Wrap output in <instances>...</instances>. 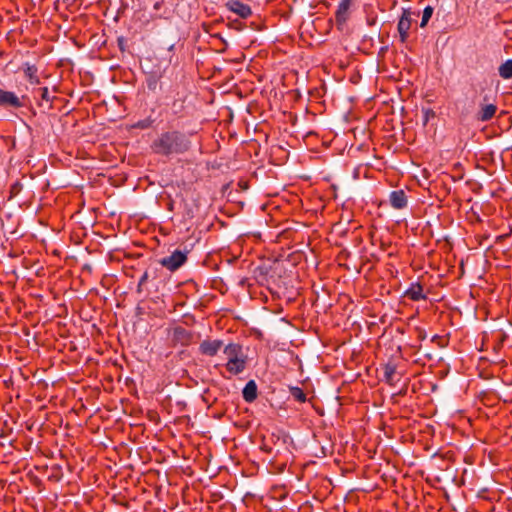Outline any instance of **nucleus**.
Returning <instances> with one entry per match:
<instances>
[{"mask_svg": "<svg viewBox=\"0 0 512 512\" xmlns=\"http://www.w3.org/2000/svg\"><path fill=\"white\" fill-rule=\"evenodd\" d=\"M148 278L149 274L147 271H145L139 280L140 286H143L147 282Z\"/></svg>", "mask_w": 512, "mask_h": 512, "instance_id": "obj_30", "label": "nucleus"}, {"mask_svg": "<svg viewBox=\"0 0 512 512\" xmlns=\"http://www.w3.org/2000/svg\"><path fill=\"white\" fill-rule=\"evenodd\" d=\"M432 14H433V8L431 6H427L424 8L420 27H425L427 25L428 21L432 17Z\"/></svg>", "mask_w": 512, "mask_h": 512, "instance_id": "obj_25", "label": "nucleus"}, {"mask_svg": "<svg viewBox=\"0 0 512 512\" xmlns=\"http://www.w3.org/2000/svg\"><path fill=\"white\" fill-rule=\"evenodd\" d=\"M412 24L411 12L409 9H403L402 15L398 21L397 30L402 43H405L409 37V30Z\"/></svg>", "mask_w": 512, "mask_h": 512, "instance_id": "obj_8", "label": "nucleus"}, {"mask_svg": "<svg viewBox=\"0 0 512 512\" xmlns=\"http://www.w3.org/2000/svg\"><path fill=\"white\" fill-rule=\"evenodd\" d=\"M225 368L231 375L242 373L246 368V357L242 356L237 359H229L225 364Z\"/></svg>", "mask_w": 512, "mask_h": 512, "instance_id": "obj_13", "label": "nucleus"}, {"mask_svg": "<svg viewBox=\"0 0 512 512\" xmlns=\"http://www.w3.org/2000/svg\"><path fill=\"white\" fill-rule=\"evenodd\" d=\"M356 3V0H341L338 4L337 10L335 12V22L337 28L341 30L346 22L350 18V9Z\"/></svg>", "mask_w": 512, "mask_h": 512, "instance_id": "obj_6", "label": "nucleus"}, {"mask_svg": "<svg viewBox=\"0 0 512 512\" xmlns=\"http://www.w3.org/2000/svg\"><path fill=\"white\" fill-rule=\"evenodd\" d=\"M442 340H443V337L439 336V335H434L431 339L432 342H437L439 346H444V344H442Z\"/></svg>", "mask_w": 512, "mask_h": 512, "instance_id": "obj_31", "label": "nucleus"}, {"mask_svg": "<svg viewBox=\"0 0 512 512\" xmlns=\"http://www.w3.org/2000/svg\"><path fill=\"white\" fill-rule=\"evenodd\" d=\"M498 72L503 79L512 78V59H508L502 63L498 68Z\"/></svg>", "mask_w": 512, "mask_h": 512, "instance_id": "obj_20", "label": "nucleus"}, {"mask_svg": "<svg viewBox=\"0 0 512 512\" xmlns=\"http://www.w3.org/2000/svg\"><path fill=\"white\" fill-rule=\"evenodd\" d=\"M497 109V105L494 102H490L489 96L485 95L479 105L476 119L481 122L490 121L495 116Z\"/></svg>", "mask_w": 512, "mask_h": 512, "instance_id": "obj_7", "label": "nucleus"}, {"mask_svg": "<svg viewBox=\"0 0 512 512\" xmlns=\"http://www.w3.org/2000/svg\"><path fill=\"white\" fill-rule=\"evenodd\" d=\"M405 297L412 301L426 300L427 296L423 292V286L419 282L412 283L405 291Z\"/></svg>", "mask_w": 512, "mask_h": 512, "instance_id": "obj_14", "label": "nucleus"}, {"mask_svg": "<svg viewBox=\"0 0 512 512\" xmlns=\"http://www.w3.org/2000/svg\"><path fill=\"white\" fill-rule=\"evenodd\" d=\"M290 393L292 397L300 403H304L307 399L306 394L300 387L290 388Z\"/></svg>", "mask_w": 512, "mask_h": 512, "instance_id": "obj_22", "label": "nucleus"}, {"mask_svg": "<svg viewBox=\"0 0 512 512\" xmlns=\"http://www.w3.org/2000/svg\"><path fill=\"white\" fill-rule=\"evenodd\" d=\"M176 198L179 199L177 213L183 221L192 220L198 215L200 209L199 193L195 189L185 188L176 195Z\"/></svg>", "mask_w": 512, "mask_h": 512, "instance_id": "obj_2", "label": "nucleus"}, {"mask_svg": "<svg viewBox=\"0 0 512 512\" xmlns=\"http://www.w3.org/2000/svg\"><path fill=\"white\" fill-rule=\"evenodd\" d=\"M223 352L227 357V361H229V359H237L244 356L242 346L236 343H229L226 345Z\"/></svg>", "mask_w": 512, "mask_h": 512, "instance_id": "obj_19", "label": "nucleus"}, {"mask_svg": "<svg viewBox=\"0 0 512 512\" xmlns=\"http://www.w3.org/2000/svg\"><path fill=\"white\" fill-rule=\"evenodd\" d=\"M30 103L27 95L18 96L14 91L0 88V107L4 109H21Z\"/></svg>", "mask_w": 512, "mask_h": 512, "instance_id": "obj_4", "label": "nucleus"}, {"mask_svg": "<svg viewBox=\"0 0 512 512\" xmlns=\"http://www.w3.org/2000/svg\"><path fill=\"white\" fill-rule=\"evenodd\" d=\"M169 93V96L172 98V102L170 104L171 114L177 118L183 117L188 97L187 84L184 81L175 82L171 86Z\"/></svg>", "mask_w": 512, "mask_h": 512, "instance_id": "obj_3", "label": "nucleus"}, {"mask_svg": "<svg viewBox=\"0 0 512 512\" xmlns=\"http://www.w3.org/2000/svg\"><path fill=\"white\" fill-rule=\"evenodd\" d=\"M22 69H23L25 78L31 85L40 84V78L38 76V68L35 65L29 64V63H24Z\"/></svg>", "mask_w": 512, "mask_h": 512, "instance_id": "obj_16", "label": "nucleus"}, {"mask_svg": "<svg viewBox=\"0 0 512 512\" xmlns=\"http://www.w3.org/2000/svg\"><path fill=\"white\" fill-rule=\"evenodd\" d=\"M153 153L161 156L182 154L189 150L190 141L187 136L177 130L161 133L152 143Z\"/></svg>", "mask_w": 512, "mask_h": 512, "instance_id": "obj_1", "label": "nucleus"}, {"mask_svg": "<svg viewBox=\"0 0 512 512\" xmlns=\"http://www.w3.org/2000/svg\"><path fill=\"white\" fill-rule=\"evenodd\" d=\"M64 2H67V3H70V4H74L75 2H77L78 0H63Z\"/></svg>", "mask_w": 512, "mask_h": 512, "instance_id": "obj_36", "label": "nucleus"}, {"mask_svg": "<svg viewBox=\"0 0 512 512\" xmlns=\"http://www.w3.org/2000/svg\"><path fill=\"white\" fill-rule=\"evenodd\" d=\"M39 92H40V95H41V99L43 101L49 102L50 105H52L53 100L55 99V97H50L48 87H41V88H39Z\"/></svg>", "mask_w": 512, "mask_h": 512, "instance_id": "obj_26", "label": "nucleus"}, {"mask_svg": "<svg viewBox=\"0 0 512 512\" xmlns=\"http://www.w3.org/2000/svg\"><path fill=\"white\" fill-rule=\"evenodd\" d=\"M228 27L235 30H242L244 24L238 20H233L228 23Z\"/></svg>", "mask_w": 512, "mask_h": 512, "instance_id": "obj_27", "label": "nucleus"}, {"mask_svg": "<svg viewBox=\"0 0 512 512\" xmlns=\"http://www.w3.org/2000/svg\"><path fill=\"white\" fill-rule=\"evenodd\" d=\"M187 254V251L175 250L171 255L160 259L159 263L170 272H174L187 262Z\"/></svg>", "mask_w": 512, "mask_h": 512, "instance_id": "obj_5", "label": "nucleus"}, {"mask_svg": "<svg viewBox=\"0 0 512 512\" xmlns=\"http://www.w3.org/2000/svg\"><path fill=\"white\" fill-rule=\"evenodd\" d=\"M160 77L161 75H158L156 73H151L147 76L146 78V84H147V88L150 90V91H156V89L158 88L159 86V80H160Z\"/></svg>", "mask_w": 512, "mask_h": 512, "instance_id": "obj_21", "label": "nucleus"}, {"mask_svg": "<svg viewBox=\"0 0 512 512\" xmlns=\"http://www.w3.org/2000/svg\"><path fill=\"white\" fill-rule=\"evenodd\" d=\"M225 7L242 19H247L252 15L251 7L239 0H228Z\"/></svg>", "mask_w": 512, "mask_h": 512, "instance_id": "obj_10", "label": "nucleus"}, {"mask_svg": "<svg viewBox=\"0 0 512 512\" xmlns=\"http://www.w3.org/2000/svg\"><path fill=\"white\" fill-rule=\"evenodd\" d=\"M418 338L420 340H424L426 338V333L423 329H418Z\"/></svg>", "mask_w": 512, "mask_h": 512, "instance_id": "obj_33", "label": "nucleus"}, {"mask_svg": "<svg viewBox=\"0 0 512 512\" xmlns=\"http://www.w3.org/2000/svg\"><path fill=\"white\" fill-rule=\"evenodd\" d=\"M257 395H258L257 384L255 383L254 380L248 381L242 391L243 399L248 403H252L253 401L256 400Z\"/></svg>", "mask_w": 512, "mask_h": 512, "instance_id": "obj_17", "label": "nucleus"}, {"mask_svg": "<svg viewBox=\"0 0 512 512\" xmlns=\"http://www.w3.org/2000/svg\"><path fill=\"white\" fill-rule=\"evenodd\" d=\"M425 114H426V121L428 120L430 115L434 116V112L431 109L426 110Z\"/></svg>", "mask_w": 512, "mask_h": 512, "instance_id": "obj_34", "label": "nucleus"}, {"mask_svg": "<svg viewBox=\"0 0 512 512\" xmlns=\"http://www.w3.org/2000/svg\"><path fill=\"white\" fill-rule=\"evenodd\" d=\"M153 8L157 12L153 16V19L171 20L174 16L173 5L165 2L164 0L157 1L153 5Z\"/></svg>", "mask_w": 512, "mask_h": 512, "instance_id": "obj_12", "label": "nucleus"}, {"mask_svg": "<svg viewBox=\"0 0 512 512\" xmlns=\"http://www.w3.org/2000/svg\"><path fill=\"white\" fill-rule=\"evenodd\" d=\"M124 42H125L124 38H122V37L118 38V46L121 51L125 50Z\"/></svg>", "mask_w": 512, "mask_h": 512, "instance_id": "obj_32", "label": "nucleus"}, {"mask_svg": "<svg viewBox=\"0 0 512 512\" xmlns=\"http://www.w3.org/2000/svg\"><path fill=\"white\" fill-rule=\"evenodd\" d=\"M223 346H224V343L222 340L206 339L200 343L199 352L202 355L213 357V356L217 355V353L222 349Z\"/></svg>", "mask_w": 512, "mask_h": 512, "instance_id": "obj_11", "label": "nucleus"}, {"mask_svg": "<svg viewBox=\"0 0 512 512\" xmlns=\"http://www.w3.org/2000/svg\"><path fill=\"white\" fill-rule=\"evenodd\" d=\"M155 123V119L151 117H147L145 119L139 120L137 123H135L134 127L138 129H148L152 127V125Z\"/></svg>", "mask_w": 512, "mask_h": 512, "instance_id": "obj_24", "label": "nucleus"}, {"mask_svg": "<svg viewBox=\"0 0 512 512\" xmlns=\"http://www.w3.org/2000/svg\"><path fill=\"white\" fill-rule=\"evenodd\" d=\"M178 202H179L178 198L176 200H170L169 203H168V209L170 211H174V210L177 211V204H178Z\"/></svg>", "mask_w": 512, "mask_h": 512, "instance_id": "obj_29", "label": "nucleus"}, {"mask_svg": "<svg viewBox=\"0 0 512 512\" xmlns=\"http://www.w3.org/2000/svg\"><path fill=\"white\" fill-rule=\"evenodd\" d=\"M203 28L212 37L218 38L222 42V44L224 45V48H226L228 46L226 40L224 38H222L220 33H214V31H213L214 25L213 24H203Z\"/></svg>", "mask_w": 512, "mask_h": 512, "instance_id": "obj_23", "label": "nucleus"}, {"mask_svg": "<svg viewBox=\"0 0 512 512\" xmlns=\"http://www.w3.org/2000/svg\"><path fill=\"white\" fill-rule=\"evenodd\" d=\"M383 372L385 381L390 385H393L395 384V382H398L400 380V378H396L397 366L392 361L386 363L383 366Z\"/></svg>", "mask_w": 512, "mask_h": 512, "instance_id": "obj_18", "label": "nucleus"}, {"mask_svg": "<svg viewBox=\"0 0 512 512\" xmlns=\"http://www.w3.org/2000/svg\"><path fill=\"white\" fill-rule=\"evenodd\" d=\"M137 292L138 293H141L142 292V286H140V283L138 282V285H137Z\"/></svg>", "mask_w": 512, "mask_h": 512, "instance_id": "obj_35", "label": "nucleus"}, {"mask_svg": "<svg viewBox=\"0 0 512 512\" xmlns=\"http://www.w3.org/2000/svg\"><path fill=\"white\" fill-rule=\"evenodd\" d=\"M21 188V184L19 182H16L14 183L12 186H11V190H10V193H11V197L13 195H15L16 193H18V191L20 190Z\"/></svg>", "mask_w": 512, "mask_h": 512, "instance_id": "obj_28", "label": "nucleus"}, {"mask_svg": "<svg viewBox=\"0 0 512 512\" xmlns=\"http://www.w3.org/2000/svg\"><path fill=\"white\" fill-rule=\"evenodd\" d=\"M192 333L182 326H177L171 331V341L174 346H188L192 341Z\"/></svg>", "mask_w": 512, "mask_h": 512, "instance_id": "obj_9", "label": "nucleus"}, {"mask_svg": "<svg viewBox=\"0 0 512 512\" xmlns=\"http://www.w3.org/2000/svg\"><path fill=\"white\" fill-rule=\"evenodd\" d=\"M390 204L395 209H403L407 206V196L403 190H395L390 193Z\"/></svg>", "mask_w": 512, "mask_h": 512, "instance_id": "obj_15", "label": "nucleus"}]
</instances>
